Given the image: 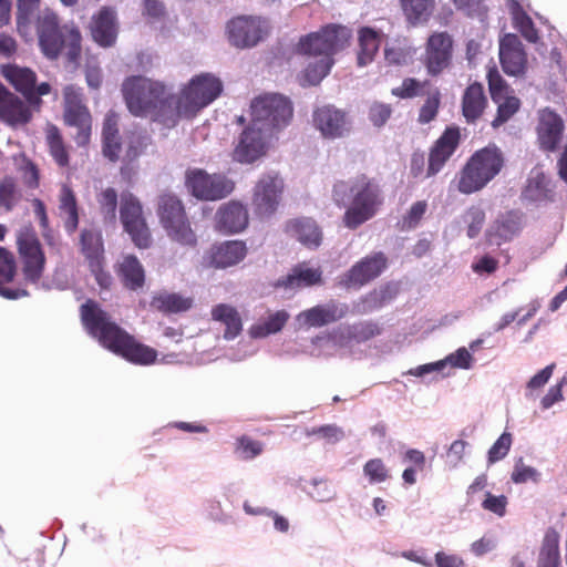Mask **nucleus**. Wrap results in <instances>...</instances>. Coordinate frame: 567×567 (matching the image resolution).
I'll return each instance as SVG.
<instances>
[{"mask_svg":"<svg viewBox=\"0 0 567 567\" xmlns=\"http://www.w3.org/2000/svg\"><path fill=\"white\" fill-rule=\"evenodd\" d=\"M262 451L264 444L259 441H255L249 437L243 436L237 442L236 453L238 457L241 460H252L260 455Z\"/></svg>","mask_w":567,"mask_h":567,"instance_id":"58","label":"nucleus"},{"mask_svg":"<svg viewBox=\"0 0 567 567\" xmlns=\"http://www.w3.org/2000/svg\"><path fill=\"white\" fill-rule=\"evenodd\" d=\"M486 105L483 86L478 83L470 85L463 95L462 111L467 123H474Z\"/></svg>","mask_w":567,"mask_h":567,"instance_id":"34","label":"nucleus"},{"mask_svg":"<svg viewBox=\"0 0 567 567\" xmlns=\"http://www.w3.org/2000/svg\"><path fill=\"white\" fill-rule=\"evenodd\" d=\"M269 20L261 16H239L227 23L229 42L236 48H251L270 33Z\"/></svg>","mask_w":567,"mask_h":567,"instance_id":"12","label":"nucleus"},{"mask_svg":"<svg viewBox=\"0 0 567 567\" xmlns=\"http://www.w3.org/2000/svg\"><path fill=\"white\" fill-rule=\"evenodd\" d=\"M473 354L470 352L468 349L462 347L458 348L455 352L450 353L443 360H439L436 362L426 363L410 369L408 371V374L422 378L430 373L441 372L444 370L446 365L456 369L470 370L473 367Z\"/></svg>","mask_w":567,"mask_h":567,"instance_id":"24","label":"nucleus"},{"mask_svg":"<svg viewBox=\"0 0 567 567\" xmlns=\"http://www.w3.org/2000/svg\"><path fill=\"white\" fill-rule=\"evenodd\" d=\"M452 58V39L446 33H434L430 37L426 48V68L430 74L436 75L449 66Z\"/></svg>","mask_w":567,"mask_h":567,"instance_id":"21","label":"nucleus"},{"mask_svg":"<svg viewBox=\"0 0 567 567\" xmlns=\"http://www.w3.org/2000/svg\"><path fill=\"white\" fill-rule=\"evenodd\" d=\"M289 319L288 312L279 310L270 313L264 321L254 324L249 333L252 338H265L279 332Z\"/></svg>","mask_w":567,"mask_h":567,"instance_id":"44","label":"nucleus"},{"mask_svg":"<svg viewBox=\"0 0 567 567\" xmlns=\"http://www.w3.org/2000/svg\"><path fill=\"white\" fill-rule=\"evenodd\" d=\"M158 215L168 237L188 247L197 244V237L186 218L182 202L172 194H164L158 200Z\"/></svg>","mask_w":567,"mask_h":567,"instance_id":"9","label":"nucleus"},{"mask_svg":"<svg viewBox=\"0 0 567 567\" xmlns=\"http://www.w3.org/2000/svg\"><path fill=\"white\" fill-rule=\"evenodd\" d=\"M306 435H317L329 444H334L344 437V432L341 427L334 424H328L306 430Z\"/></svg>","mask_w":567,"mask_h":567,"instance_id":"60","label":"nucleus"},{"mask_svg":"<svg viewBox=\"0 0 567 567\" xmlns=\"http://www.w3.org/2000/svg\"><path fill=\"white\" fill-rule=\"evenodd\" d=\"M2 74L17 91L21 92L27 97L31 105H40L41 100L32 94L37 81V75L32 70L18 65H7L3 68Z\"/></svg>","mask_w":567,"mask_h":567,"instance_id":"30","label":"nucleus"},{"mask_svg":"<svg viewBox=\"0 0 567 567\" xmlns=\"http://www.w3.org/2000/svg\"><path fill=\"white\" fill-rule=\"evenodd\" d=\"M321 281V271L318 268H310L306 266L296 267L291 274L286 278L278 281V286L285 288H300L308 287Z\"/></svg>","mask_w":567,"mask_h":567,"instance_id":"38","label":"nucleus"},{"mask_svg":"<svg viewBox=\"0 0 567 567\" xmlns=\"http://www.w3.org/2000/svg\"><path fill=\"white\" fill-rule=\"evenodd\" d=\"M21 193L16 182L11 177H6L0 182V206L10 212L19 203Z\"/></svg>","mask_w":567,"mask_h":567,"instance_id":"50","label":"nucleus"},{"mask_svg":"<svg viewBox=\"0 0 567 567\" xmlns=\"http://www.w3.org/2000/svg\"><path fill=\"white\" fill-rule=\"evenodd\" d=\"M223 91L219 79L210 74H200L192 79L179 96H175L177 120L193 117L215 101Z\"/></svg>","mask_w":567,"mask_h":567,"instance_id":"7","label":"nucleus"},{"mask_svg":"<svg viewBox=\"0 0 567 567\" xmlns=\"http://www.w3.org/2000/svg\"><path fill=\"white\" fill-rule=\"evenodd\" d=\"M499 60L506 74L519 76L525 73L527 64L526 52L517 35L507 33L501 39Z\"/></svg>","mask_w":567,"mask_h":567,"instance_id":"20","label":"nucleus"},{"mask_svg":"<svg viewBox=\"0 0 567 567\" xmlns=\"http://www.w3.org/2000/svg\"><path fill=\"white\" fill-rule=\"evenodd\" d=\"M402 9L411 23L426 21L434 7V0H401Z\"/></svg>","mask_w":567,"mask_h":567,"instance_id":"49","label":"nucleus"},{"mask_svg":"<svg viewBox=\"0 0 567 567\" xmlns=\"http://www.w3.org/2000/svg\"><path fill=\"white\" fill-rule=\"evenodd\" d=\"M463 221L467 225V236L475 238L478 236L485 221V213L482 208L473 206L463 215Z\"/></svg>","mask_w":567,"mask_h":567,"instance_id":"57","label":"nucleus"},{"mask_svg":"<svg viewBox=\"0 0 567 567\" xmlns=\"http://www.w3.org/2000/svg\"><path fill=\"white\" fill-rule=\"evenodd\" d=\"M91 33L95 42L102 47H111L117 37V27L115 13L111 9L104 8L91 22Z\"/></svg>","mask_w":567,"mask_h":567,"instance_id":"32","label":"nucleus"},{"mask_svg":"<svg viewBox=\"0 0 567 567\" xmlns=\"http://www.w3.org/2000/svg\"><path fill=\"white\" fill-rule=\"evenodd\" d=\"M192 303L190 298L176 292L162 291L153 297L151 306L164 313H177L187 311Z\"/></svg>","mask_w":567,"mask_h":567,"instance_id":"36","label":"nucleus"},{"mask_svg":"<svg viewBox=\"0 0 567 567\" xmlns=\"http://www.w3.org/2000/svg\"><path fill=\"white\" fill-rule=\"evenodd\" d=\"M14 256L6 248L0 247V282H10L16 275Z\"/></svg>","mask_w":567,"mask_h":567,"instance_id":"63","label":"nucleus"},{"mask_svg":"<svg viewBox=\"0 0 567 567\" xmlns=\"http://www.w3.org/2000/svg\"><path fill=\"white\" fill-rule=\"evenodd\" d=\"M489 90L493 101L497 104V115L493 120V127H498L507 122L519 109V100L507 95V87L499 81L494 82L489 76Z\"/></svg>","mask_w":567,"mask_h":567,"instance_id":"31","label":"nucleus"},{"mask_svg":"<svg viewBox=\"0 0 567 567\" xmlns=\"http://www.w3.org/2000/svg\"><path fill=\"white\" fill-rule=\"evenodd\" d=\"M503 164V154L495 145L475 152L461 173L458 190L472 194L482 189L501 172Z\"/></svg>","mask_w":567,"mask_h":567,"instance_id":"6","label":"nucleus"},{"mask_svg":"<svg viewBox=\"0 0 567 567\" xmlns=\"http://www.w3.org/2000/svg\"><path fill=\"white\" fill-rule=\"evenodd\" d=\"M512 446V434L504 432L496 442L491 446L487 453L488 464H494L503 460L509 452Z\"/></svg>","mask_w":567,"mask_h":567,"instance_id":"59","label":"nucleus"},{"mask_svg":"<svg viewBox=\"0 0 567 567\" xmlns=\"http://www.w3.org/2000/svg\"><path fill=\"white\" fill-rule=\"evenodd\" d=\"M424 83L415 79H405L398 87L392 89V94L401 99H411L423 93Z\"/></svg>","mask_w":567,"mask_h":567,"instance_id":"64","label":"nucleus"},{"mask_svg":"<svg viewBox=\"0 0 567 567\" xmlns=\"http://www.w3.org/2000/svg\"><path fill=\"white\" fill-rule=\"evenodd\" d=\"M332 197L339 207L346 208L343 224L349 229L372 219L383 204L380 185L365 175L336 183Z\"/></svg>","mask_w":567,"mask_h":567,"instance_id":"3","label":"nucleus"},{"mask_svg":"<svg viewBox=\"0 0 567 567\" xmlns=\"http://www.w3.org/2000/svg\"><path fill=\"white\" fill-rule=\"evenodd\" d=\"M248 224L247 209L237 202H229L216 213V227L219 231L225 234L239 233Z\"/></svg>","mask_w":567,"mask_h":567,"instance_id":"25","label":"nucleus"},{"mask_svg":"<svg viewBox=\"0 0 567 567\" xmlns=\"http://www.w3.org/2000/svg\"><path fill=\"white\" fill-rule=\"evenodd\" d=\"M348 310L346 303L330 300L323 305H318L301 311L296 317V321L300 328H319L342 319L348 313Z\"/></svg>","mask_w":567,"mask_h":567,"instance_id":"19","label":"nucleus"},{"mask_svg":"<svg viewBox=\"0 0 567 567\" xmlns=\"http://www.w3.org/2000/svg\"><path fill=\"white\" fill-rule=\"evenodd\" d=\"M350 38L349 28L331 24L300 39L297 51L310 59L305 69V80L310 85L319 84L328 75L333 55L346 48Z\"/></svg>","mask_w":567,"mask_h":567,"instance_id":"4","label":"nucleus"},{"mask_svg":"<svg viewBox=\"0 0 567 567\" xmlns=\"http://www.w3.org/2000/svg\"><path fill=\"white\" fill-rule=\"evenodd\" d=\"M363 474L371 484L383 483L390 477L389 470L381 458L369 460L363 466Z\"/></svg>","mask_w":567,"mask_h":567,"instance_id":"55","label":"nucleus"},{"mask_svg":"<svg viewBox=\"0 0 567 567\" xmlns=\"http://www.w3.org/2000/svg\"><path fill=\"white\" fill-rule=\"evenodd\" d=\"M312 123L316 130L328 140L342 138L351 130L347 113L331 104L317 107L312 113Z\"/></svg>","mask_w":567,"mask_h":567,"instance_id":"17","label":"nucleus"},{"mask_svg":"<svg viewBox=\"0 0 567 567\" xmlns=\"http://www.w3.org/2000/svg\"><path fill=\"white\" fill-rule=\"evenodd\" d=\"M212 317L215 321L225 326L224 338L227 340L236 338L243 329L238 311L229 305L219 303L215 306L212 310Z\"/></svg>","mask_w":567,"mask_h":567,"instance_id":"35","label":"nucleus"},{"mask_svg":"<svg viewBox=\"0 0 567 567\" xmlns=\"http://www.w3.org/2000/svg\"><path fill=\"white\" fill-rule=\"evenodd\" d=\"M243 509L247 515L250 516H266L272 519L274 529L280 534H288L291 525L289 519L280 513L266 507V506H252L248 501L243 504Z\"/></svg>","mask_w":567,"mask_h":567,"instance_id":"46","label":"nucleus"},{"mask_svg":"<svg viewBox=\"0 0 567 567\" xmlns=\"http://www.w3.org/2000/svg\"><path fill=\"white\" fill-rule=\"evenodd\" d=\"M39 44L49 59H56L62 50L71 62L81 54V33L73 24L59 25L58 16L44 11L38 21Z\"/></svg>","mask_w":567,"mask_h":567,"instance_id":"5","label":"nucleus"},{"mask_svg":"<svg viewBox=\"0 0 567 567\" xmlns=\"http://www.w3.org/2000/svg\"><path fill=\"white\" fill-rule=\"evenodd\" d=\"M59 209L61 214L65 215V229L71 234L79 225L78 205L74 193L70 187L63 185L60 193Z\"/></svg>","mask_w":567,"mask_h":567,"instance_id":"43","label":"nucleus"},{"mask_svg":"<svg viewBox=\"0 0 567 567\" xmlns=\"http://www.w3.org/2000/svg\"><path fill=\"white\" fill-rule=\"evenodd\" d=\"M498 547V538L492 533L484 534L480 539L471 544V551L476 557H482L494 551Z\"/></svg>","mask_w":567,"mask_h":567,"instance_id":"62","label":"nucleus"},{"mask_svg":"<svg viewBox=\"0 0 567 567\" xmlns=\"http://www.w3.org/2000/svg\"><path fill=\"white\" fill-rule=\"evenodd\" d=\"M64 122L75 128L74 140L79 146H85L91 135V114L84 104L83 92L75 85L63 90Z\"/></svg>","mask_w":567,"mask_h":567,"instance_id":"11","label":"nucleus"},{"mask_svg":"<svg viewBox=\"0 0 567 567\" xmlns=\"http://www.w3.org/2000/svg\"><path fill=\"white\" fill-rule=\"evenodd\" d=\"M311 486L312 489L308 494L316 502L328 503L337 498V489L324 480L313 478Z\"/></svg>","mask_w":567,"mask_h":567,"instance_id":"54","label":"nucleus"},{"mask_svg":"<svg viewBox=\"0 0 567 567\" xmlns=\"http://www.w3.org/2000/svg\"><path fill=\"white\" fill-rule=\"evenodd\" d=\"M81 318L89 333L112 352L134 363L150 364L155 361L156 351L136 343L96 302L89 300L83 303L81 306Z\"/></svg>","mask_w":567,"mask_h":567,"instance_id":"1","label":"nucleus"},{"mask_svg":"<svg viewBox=\"0 0 567 567\" xmlns=\"http://www.w3.org/2000/svg\"><path fill=\"white\" fill-rule=\"evenodd\" d=\"M470 443L464 440H455L449 446L444 460L447 470H456L464 461Z\"/></svg>","mask_w":567,"mask_h":567,"instance_id":"53","label":"nucleus"},{"mask_svg":"<svg viewBox=\"0 0 567 567\" xmlns=\"http://www.w3.org/2000/svg\"><path fill=\"white\" fill-rule=\"evenodd\" d=\"M284 181L276 172H267L257 181L252 193V205L259 216L274 214L281 199Z\"/></svg>","mask_w":567,"mask_h":567,"instance_id":"15","label":"nucleus"},{"mask_svg":"<svg viewBox=\"0 0 567 567\" xmlns=\"http://www.w3.org/2000/svg\"><path fill=\"white\" fill-rule=\"evenodd\" d=\"M559 564L558 537L555 533H547L540 547L537 567H559Z\"/></svg>","mask_w":567,"mask_h":567,"instance_id":"48","label":"nucleus"},{"mask_svg":"<svg viewBox=\"0 0 567 567\" xmlns=\"http://www.w3.org/2000/svg\"><path fill=\"white\" fill-rule=\"evenodd\" d=\"M388 259L383 252H374L355 262L340 279L347 288H361L379 277L386 268Z\"/></svg>","mask_w":567,"mask_h":567,"instance_id":"18","label":"nucleus"},{"mask_svg":"<svg viewBox=\"0 0 567 567\" xmlns=\"http://www.w3.org/2000/svg\"><path fill=\"white\" fill-rule=\"evenodd\" d=\"M103 137V155L111 162L120 159L122 145L117 128V118L114 113H109L103 123L102 130Z\"/></svg>","mask_w":567,"mask_h":567,"instance_id":"33","label":"nucleus"},{"mask_svg":"<svg viewBox=\"0 0 567 567\" xmlns=\"http://www.w3.org/2000/svg\"><path fill=\"white\" fill-rule=\"evenodd\" d=\"M251 123L272 135L286 127L292 117V104L286 96L268 93L256 97L250 105Z\"/></svg>","mask_w":567,"mask_h":567,"instance_id":"8","label":"nucleus"},{"mask_svg":"<svg viewBox=\"0 0 567 567\" xmlns=\"http://www.w3.org/2000/svg\"><path fill=\"white\" fill-rule=\"evenodd\" d=\"M508 10L512 14L514 25L518 29L522 35L529 42H537L538 33L534 27L530 17L525 12L523 7L517 0H508Z\"/></svg>","mask_w":567,"mask_h":567,"instance_id":"39","label":"nucleus"},{"mask_svg":"<svg viewBox=\"0 0 567 567\" xmlns=\"http://www.w3.org/2000/svg\"><path fill=\"white\" fill-rule=\"evenodd\" d=\"M48 142L50 146V152L53 158L60 166H65L69 162L66 151L63 146L62 138L59 134V131L53 127L48 133Z\"/></svg>","mask_w":567,"mask_h":567,"instance_id":"61","label":"nucleus"},{"mask_svg":"<svg viewBox=\"0 0 567 567\" xmlns=\"http://www.w3.org/2000/svg\"><path fill=\"white\" fill-rule=\"evenodd\" d=\"M81 247L82 252L85 255L86 259L90 260L91 267H97L100 257L103 254V241L101 233L95 229H84L81 233Z\"/></svg>","mask_w":567,"mask_h":567,"instance_id":"42","label":"nucleus"},{"mask_svg":"<svg viewBox=\"0 0 567 567\" xmlns=\"http://www.w3.org/2000/svg\"><path fill=\"white\" fill-rule=\"evenodd\" d=\"M186 186L198 199L219 200L234 190L235 184L223 174H208L204 169L194 168L186 172Z\"/></svg>","mask_w":567,"mask_h":567,"instance_id":"13","label":"nucleus"},{"mask_svg":"<svg viewBox=\"0 0 567 567\" xmlns=\"http://www.w3.org/2000/svg\"><path fill=\"white\" fill-rule=\"evenodd\" d=\"M555 368V363L548 364L529 379V381L526 384L525 391V396L527 399L536 398V392L540 390L549 381Z\"/></svg>","mask_w":567,"mask_h":567,"instance_id":"56","label":"nucleus"},{"mask_svg":"<svg viewBox=\"0 0 567 567\" xmlns=\"http://www.w3.org/2000/svg\"><path fill=\"white\" fill-rule=\"evenodd\" d=\"M270 134L250 123L239 136L234 150V159L240 164H252L264 157L269 148Z\"/></svg>","mask_w":567,"mask_h":567,"instance_id":"16","label":"nucleus"},{"mask_svg":"<svg viewBox=\"0 0 567 567\" xmlns=\"http://www.w3.org/2000/svg\"><path fill=\"white\" fill-rule=\"evenodd\" d=\"M122 92L128 111L141 117H150L171 127L177 123L175 96L166 92L157 81L137 75L127 78Z\"/></svg>","mask_w":567,"mask_h":567,"instance_id":"2","label":"nucleus"},{"mask_svg":"<svg viewBox=\"0 0 567 567\" xmlns=\"http://www.w3.org/2000/svg\"><path fill=\"white\" fill-rule=\"evenodd\" d=\"M540 477V472L535 467L525 464L523 457H518L515 461L513 472L511 474V480L515 484H524L527 482L538 483Z\"/></svg>","mask_w":567,"mask_h":567,"instance_id":"51","label":"nucleus"},{"mask_svg":"<svg viewBox=\"0 0 567 567\" xmlns=\"http://www.w3.org/2000/svg\"><path fill=\"white\" fill-rule=\"evenodd\" d=\"M549 192V179L547 176L540 168H533L528 176L527 185L522 193L523 198L529 202H540L548 197Z\"/></svg>","mask_w":567,"mask_h":567,"instance_id":"37","label":"nucleus"},{"mask_svg":"<svg viewBox=\"0 0 567 567\" xmlns=\"http://www.w3.org/2000/svg\"><path fill=\"white\" fill-rule=\"evenodd\" d=\"M31 118L30 109L0 84V120L11 124H25Z\"/></svg>","mask_w":567,"mask_h":567,"instance_id":"28","label":"nucleus"},{"mask_svg":"<svg viewBox=\"0 0 567 567\" xmlns=\"http://www.w3.org/2000/svg\"><path fill=\"white\" fill-rule=\"evenodd\" d=\"M97 202L101 207L104 220L107 223H114L116 219L117 208V193L114 188H106L102 190L97 197Z\"/></svg>","mask_w":567,"mask_h":567,"instance_id":"52","label":"nucleus"},{"mask_svg":"<svg viewBox=\"0 0 567 567\" xmlns=\"http://www.w3.org/2000/svg\"><path fill=\"white\" fill-rule=\"evenodd\" d=\"M380 37L377 31L370 28H363L359 33V53L358 64L364 66L372 62L380 48Z\"/></svg>","mask_w":567,"mask_h":567,"instance_id":"40","label":"nucleus"},{"mask_svg":"<svg viewBox=\"0 0 567 567\" xmlns=\"http://www.w3.org/2000/svg\"><path fill=\"white\" fill-rule=\"evenodd\" d=\"M247 254L245 243L239 240L215 245L209 250V265L215 268H227L240 262Z\"/></svg>","mask_w":567,"mask_h":567,"instance_id":"29","label":"nucleus"},{"mask_svg":"<svg viewBox=\"0 0 567 567\" xmlns=\"http://www.w3.org/2000/svg\"><path fill=\"white\" fill-rule=\"evenodd\" d=\"M353 331L351 326H339L327 334L313 338V346L320 349L317 355H332L339 350L352 347Z\"/></svg>","mask_w":567,"mask_h":567,"instance_id":"27","label":"nucleus"},{"mask_svg":"<svg viewBox=\"0 0 567 567\" xmlns=\"http://www.w3.org/2000/svg\"><path fill=\"white\" fill-rule=\"evenodd\" d=\"M563 132V120L556 113L547 109L540 111L537 134L543 150L555 151L561 141Z\"/></svg>","mask_w":567,"mask_h":567,"instance_id":"23","label":"nucleus"},{"mask_svg":"<svg viewBox=\"0 0 567 567\" xmlns=\"http://www.w3.org/2000/svg\"><path fill=\"white\" fill-rule=\"evenodd\" d=\"M460 132L457 128H447L437 140L429 157L427 176L440 172L444 163L451 157L458 145Z\"/></svg>","mask_w":567,"mask_h":567,"instance_id":"26","label":"nucleus"},{"mask_svg":"<svg viewBox=\"0 0 567 567\" xmlns=\"http://www.w3.org/2000/svg\"><path fill=\"white\" fill-rule=\"evenodd\" d=\"M522 229V215L517 212L501 214L486 229L488 245L501 246L512 240Z\"/></svg>","mask_w":567,"mask_h":567,"instance_id":"22","label":"nucleus"},{"mask_svg":"<svg viewBox=\"0 0 567 567\" xmlns=\"http://www.w3.org/2000/svg\"><path fill=\"white\" fill-rule=\"evenodd\" d=\"M17 245L22 259L24 280L37 288L48 289V286L40 282L45 256L34 230L28 226L21 227L17 233Z\"/></svg>","mask_w":567,"mask_h":567,"instance_id":"10","label":"nucleus"},{"mask_svg":"<svg viewBox=\"0 0 567 567\" xmlns=\"http://www.w3.org/2000/svg\"><path fill=\"white\" fill-rule=\"evenodd\" d=\"M120 217L124 229L130 234L135 245L140 248L148 247L151 241L150 230L143 217L142 205L133 194L125 193L122 195Z\"/></svg>","mask_w":567,"mask_h":567,"instance_id":"14","label":"nucleus"},{"mask_svg":"<svg viewBox=\"0 0 567 567\" xmlns=\"http://www.w3.org/2000/svg\"><path fill=\"white\" fill-rule=\"evenodd\" d=\"M120 274L124 285L130 289H138L144 284V269L138 259L132 255L123 258L120 265Z\"/></svg>","mask_w":567,"mask_h":567,"instance_id":"41","label":"nucleus"},{"mask_svg":"<svg viewBox=\"0 0 567 567\" xmlns=\"http://www.w3.org/2000/svg\"><path fill=\"white\" fill-rule=\"evenodd\" d=\"M297 239L308 246L318 247L321 243V233L315 223L310 218L297 219L291 224Z\"/></svg>","mask_w":567,"mask_h":567,"instance_id":"47","label":"nucleus"},{"mask_svg":"<svg viewBox=\"0 0 567 567\" xmlns=\"http://www.w3.org/2000/svg\"><path fill=\"white\" fill-rule=\"evenodd\" d=\"M414 51L406 39H394L388 41L384 47V59L389 64L404 65L413 55Z\"/></svg>","mask_w":567,"mask_h":567,"instance_id":"45","label":"nucleus"}]
</instances>
